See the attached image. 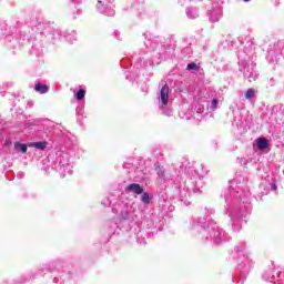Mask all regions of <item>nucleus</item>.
I'll use <instances>...</instances> for the list:
<instances>
[{"instance_id":"6e6552de","label":"nucleus","mask_w":284,"mask_h":284,"mask_svg":"<svg viewBox=\"0 0 284 284\" xmlns=\"http://www.w3.org/2000/svg\"><path fill=\"white\" fill-rule=\"evenodd\" d=\"M155 172H158L159 176H165V171L160 163H155Z\"/></svg>"},{"instance_id":"ddd939ff","label":"nucleus","mask_w":284,"mask_h":284,"mask_svg":"<svg viewBox=\"0 0 284 284\" xmlns=\"http://www.w3.org/2000/svg\"><path fill=\"white\" fill-rule=\"evenodd\" d=\"M101 3H103V2H102L101 0H99V1H98V4H101Z\"/></svg>"},{"instance_id":"9d476101","label":"nucleus","mask_w":284,"mask_h":284,"mask_svg":"<svg viewBox=\"0 0 284 284\" xmlns=\"http://www.w3.org/2000/svg\"><path fill=\"white\" fill-rule=\"evenodd\" d=\"M141 201H142V203H146V204L150 203V194L142 193Z\"/></svg>"},{"instance_id":"39448f33","label":"nucleus","mask_w":284,"mask_h":284,"mask_svg":"<svg viewBox=\"0 0 284 284\" xmlns=\"http://www.w3.org/2000/svg\"><path fill=\"white\" fill-rule=\"evenodd\" d=\"M36 92H40V94H47L48 93V85L37 83L34 87Z\"/></svg>"},{"instance_id":"20e7f679","label":"nucleus","mask_w":284,"mask_h":284,"mask_svg":"<svg viewBox=\"0 0 284 284\" xmlns=\"http://www.w3.org/2000/svg\"><path fill=\"white\" fill-rule=\"evenodd\" d=\"M29 148H36L37 150H45L48 148V142H33L28 144Z\"/></svg>"},{"instance_id":"f257e3e1","label":"nucleus","mask_w":284,"mask_h":284,"mask_svg":"<svg viewBox=\"0 0 284 284\" xmlns=\"http://www.w3.org/2000/svg\"><path fill=\"white\" fill-rule=\"evenodd\" d=\"M160 99L162 105H168V102L170 101V87L168 84H164L160 90Z\"/></svg>"},{"instance_id":"1a4fd4ad","label":"nucleus","mask_w":284,"mask_h":284,"mask_svg":"<svg viewBox=\"0 0 284 284\" xmlns=\"http://www.w3.org/2000/svg\"><path fill=\"white\" fill-rule=\"evenodd\" d=\"M78 101H83V99L85 98V90L80 89L77 94H75Z\"/></svg>"},{"instance_id":"f8f14e48","label":"nucleus","mask_w":284,"mask_h":284,"mask_svg":"<svg viewBox=\"0 0 284 284\" xmlns=\"http://www.w3.org/2000/svg\"><path fill=\"white\" fill-rule=\"evenodd\" d=\"M216 108H219V100L213 99L211 103V110H216Z\"/></svg>"},{"instance_id":"7ed1b4c3","label":"nucleus","mask_w":284,"mask_h":284,"mask_svg":"<svg viewBox=\"0 0 284 284\" xmlns=\"http://www.w3.org/2000/svg\"><path fill=\"white\" fill-rule=\"evenodd\" d=\"M128 192H134V194H143V187L141 186V184H129L126 186Z\"/></svg>"},{"instance_id":"9b49d317","label":"nucleus","mask_w":284,"mask_h":284,"mask_svg":"<svg viewBox=\"0 0 284 284\" xmlns=\"http://www.w3.org/2000/svg\"><path fill=\"white\" fill-rule=\"evenodd\" d=\"M186 70H200L196 63L192 62L186 65Z\"/></svg>"},{"instance_id":"f03ea898","label":"nucleus","mask_w":284,"mask_h":284,"mask_svg":"<svg viewBox=\"0 0 284 284\" xmlns=\"http://www.w3.org/2000/svg\"><path fill=\"white\" fill-rule=\"evenodd\" d=\"M257 150H267L270 148V141L265 138H258L255 140Z\"/></svg>"},{"instance_id":"0eeeda50","label":"nucleus","mask_w":284,"mask_h":284,"mask_svg":"<svg viewBox=\"0 0 284 284\" xmlns=\"http://www.w3.org/2000/svg\"><path fill=\"white\" fill-rule=\"evenodd\" d=\"M254 97H256V91H254V89H247L245 92V99L250 100L254 99Z\"/></svg>"},{"instance_id":"423d86ee","label":"nucleus","mask_w":284,"mask_h":284,"mask_svg":"<svg viewBox=\"0 0 284 284\" xmlns=\"http://www.w3.org/2000/svg\"><path fill=\"white\" fill-rule=\"evenodd\" d=\"M14 148H16V150H20V152H22V154H26V152H28L27 144L16 143Z\"/></svg>"}]
</instances>
